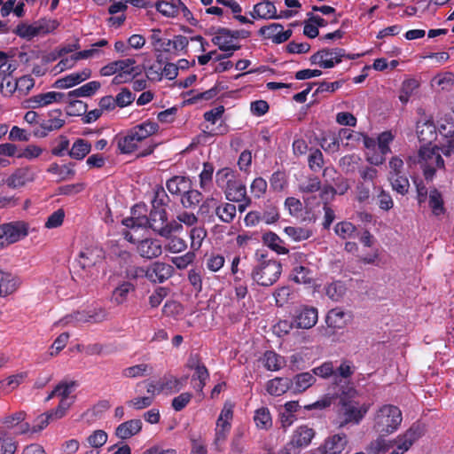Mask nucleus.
<instances>
[{
    "label": "nucleus",
    "mask_w": 454,
    "mask_h": 454,
    "mask_svg": "<svg viewBox=\"0 0 454 454\" xmlns=\"http://www.w3.org/2000/svg\"><path fill=\"white\" fill-rule=\"evenodd\" d=\"M182 6L181 0L158 1L155 4L156 10L163 16L175 18L178 15V7Z\"/></svg>",
    "instance_id": "nucleus-35"
},
{
    "label": "nucleus",
    "mask_w": 454,
    "mask_h": 454,
    "mask_svg": "<svg viewBox=\"0 0 454 454\" xmlns=\"http://www.w3.org/2000/svg\"><path fill=\"white\" fill-rule=\"evenodd\" d=\"M19 286V279L12 274L0 270V296L5 297L14 293Z\"/></svg>",
    "instance_id": "nucleus-31"
},
{
    "label": "nucleus",
    "mask_w": 454,
    "mask_h": 454,
    "mask_svg": "<svg viewBox=\"0 0 454 454\" xmlns=\"http://www.w3.org/2000/svg\"><path fill=\"white\" fill-rule=\"evenodd\" d=\"M255 265L251 271L252 279L261 286H270L278 281L282 272L279 262L269 258L262 250L255 252Z\"/></svg>",
    "instance_id": "nucleus-2"
},
{
    "label": "nucleus",
    "mask_w": 454,
    "mask_h": 454,
    "mask_svg": "<svg viewBox=\"0 0 454 454\" xmlns=\"http://www.w3.org/2000/svg\"><path fill=\"white\" fill-rule=\"evenodd\" d=\"M91 150V145L89 141L78 138L76 139L71 149L68 151V155L75 160H81L84 159Z\"/></svg>",
    "instance_id": "nucleus-34"
},
{
    "label": "nucleus",
    "mask_w": 454,
    "mask_h": 454,
    "mask_svg": "<svg viewBox=\"0 0 454 454\" xmlns=\"http://www.w3.org/2000/svg\"><path fill=\"white\" fill-rule=\"evenodd\" d=\"M60 115L61 112L59 110L52 112L51 117L43 121L41 124L42 129L46 132H51L61 129L65 124V121L60 118Z\"/></svg>",
    "instance_id": "nucleus-46"
},
{
    "label": "nucleus",
    "mask_w": 454,
    "mask_h": 454,
    "mask_svg": "<svg viewBox=\"0 0 454 454\" xmlns=\"http://www.w3.org/2000/svg\"><path fill=\"white\" fill-rule=\"evenodd\" d=\"M225 197L230 201L239 202L247 200V187L237 178L224 190Z\"/></svg>",
    "instance_id": "nucleus-29"
},
{
    "label": "nucleus",
    "mask_w": 454,
    "mask_h": 454,
    "mask_svg": "<svg viewBox=\"0 0 454 454\" xmlns=\"http://www.w3.org/2000/svg\"><path fill=\"white\" fill-rule=\"evenodd\" d=\"M385 434H380L376 440L371 442L369 450L372 454H380L387 452L393 447V441L387 440L384 437Z\"/></svg>",
    "instance_id": "nucleus-49"
},
{
    "label": "nucleus",
    "mask_w": 454,
    "mask_h": 454,
    "mask_svg": "<svg viewBox=\"0 0 454 454\" xmlns=\"http://www.w3.org/2000/svg\"><path fill=\"white\" fill-rule=\"evenodd\" d=\"M403 421L401 410L392 404L380 406L373 416V429L380 434H391L396 432Z\"/></svg>",
    "instance_id": "nucleus-3"
},
{
    "label": "nucleus",
    "mask_w": 454,
    "mask_h": 454,
    "mask_svg": "<svg viewBox=\"0 0 454 454\" xmlns=\"http://www.w3.org/2000/svg\"><path fill=\"white\" fill-rule=\"evenodd\" d=\"M316 381L313 373L302 372L294 376L292 387L294 393H301L311 387Z\"/></svg>",
    "instance_id": "nucleus-33"
},
{
    "label": "nucleus",
    "mask_w": 454,
    "mask_h": 454,
    "mask_svg": "<svg viewBox=\"0 0 454 454\" xmlns=\"http://www.w3.org/2000/svg\"><path fill=\"white\" fill-rule=\"evenodd\" d=\"M201 200L202 193L197 190L185 191L181 200L184 207H194Z\"/></svg>",
    "instance_id": "nucleus-61"
},
{
    "label": "nucleus",
    "mask_w": 454,
    "mask_h": 454,
    "mask_svg": "<svg viewBox=\"0 0 454 454\" xmlns=\"http://www.w3.org/2000/svg\"><path fill=\"white\" fill-rule=\"evenodd\" d=\"M417 135L421 142H431L436 137V128L433 121L429 120H421L417 122Z\"/></svg>",
    "instance_id": "nucleus-28"
},
{
    "label": "nucleus",
    "mask_w": 454,
    "mask_h": 454,
    "mask_svg": "<svg viewBox=\"0 0 454 454\" xmlns=\"http://www.w3.org/2000/svg\"><path fill=\"white\" fill-rule=\"evenodd\" d=\"M167 218L166 210L163 207H155L150 212L149 217H130L122 221L123 225L128 228L135 227H150L160 235L162 231Z\"/></svg>",
    "instance_id": "nucleus-7"
},
{
    "label": "nucleus",
    "mask_w": 454,
    "mask_h": 454,
    "mask_svg": "<svg viewBox=\"0 0 454 454\" xmlns=\"http://www.w3.org/2000/svg\"><path fill=\"white\" fill-rule=\"evenodd\" d=\"M356 227L349 222H340L338 223L334 227V231L337 236L343 239H351L355 236Z\"/></svg>",
    "instance_id": "nucleus-58"
},
{
    "label": "nucleus",
    "mask_w": 454,
    "mask_h": 454,
    "mask_svg": "<svg viewBox=\"0 0 454 454\" xmlns=\"http://www.w3.org/2000/svg\"><path fill=\"white\" fill-rule=\"evenodd\" d=\"M107 318V312L102 307H90L83 310H77L64 317L59 324L62 325H79L83 323H100Z\"/></svg>",
    "instance_id": "nucleus-6"
},
{
    "label": "nucleus",
    "mask_w": 454,
    "mask_h": 454,
    "mask_svg": "<svg viewBox=\"0 0 454 454\" xmlns=\"http://www.w3.org/2000/svg\"><path fill=\"white\" fill-rule=\"evenodd\" d=\"M263 243L271 250L278 254H286L288 253L287 248L285 247L283 240L273 232L264 233L262 236Z\"/></svg>",
    "instance_id": "nucleus-39"
},
{
    "label": "nucleus",
    "mask_w": 454,
    "mask_h": 454,
    "mask_svg": "<svg viewBox=\"0 0 454 454\" xmlns=\"http://www.w3.org/2000/svg\"><path fill=\"white\" fill-rule=\"evenodd\" d=\"M351 320V315L340 308L330 309L325 317L326 325L333 330L343 329Z\"/></svg>",
    "instance_id": "nucleus-25"
},
{
    "label": "nucleus",
    "mask_w": 454,
    "mask_h": 454,
    "mask_svg": "<svg viewBox=\"0 0 454 454\" xmlns=\"http://www.w3.org/2000/svg\"><path fill=\"white\" fill-rule=\"evenodd\" d=\"M315 436L314 428L308 425H301L293 431L290 441L278 451V454H300L302 449L311 443Z\"/></svg>",
    "instance_id": "nucleus-5"
},
{
    "label": "nucleus",
    "mask_w": 454,
    "mask_h": 454,
    "mask_svg": "<svg viewBox=\"0 0 454 454\" xmlns=\"http://www.w3.org/2000/svg\"><path fill=\"white\" fill-rule=\"evenodd\" d=\"M318 320V310L312 306L302 305L295 309L293 324L299 329H310Z\"/></svg>",
    "instance_id": "nucleus-15"
},
{
    "label": "nucleus",
    "mask_w": 454,
    "mask_h": 454,
    "mask_svg": "<svg viewBox=\"0 0 454 454\" xmlns=\"http://www.w3.org/2000/svg\"><path fill=\"white\" fill-rule=\"evenodd\" d=\"M134 289L135 287L131 283H121L113 291L112 301L116 304H122L127 301L129 294Z\"/></svg>",
    "instance_id": "nucleus-43"
},
{
    "label": "nucleus",
    "mask_w": 454,
    "mask_h": 454,
    "mask_svg": "<svg viewBox=\"0 0 454 454\" xmlns=\"http://www.w3.org/2000/svg\"><path fill=\"white\" fill-rule=\"evenodd\" d=\"M238 37L226 28L219 29L212 38V42L223 51H231L233 54L240 46L237 42Z\"/></svg>",
    "instance_id": "nucleus-20"
},
{
    "label": "nucleus",
    "mask_w": 454,
    "mask_h": 454,
    "mask_svg": "<svg viewBox=\"0 0 454 454\" xmlns=\"http://www.w3.org/2000/svg\"><path fill=\"white\" fill-rule=\"evenodd\" d=\"M235 179L234 172L228 168L218 170L215 175V183L223 192Z\"/></svg>",
    "instance_id": "nucleus-44"
},
{
    "label": "nucleus",
    "mask_w": 454,
    "mask_h": 454,
    "mask_svg": "<svg viewBox=\"0 0 454 454\" xmlns=\"http://www.w3.org/2000/svg\"><path fill=\"white\" fill-rule=\"evenodd\" d=\"M408 163H419L423 168L424 176L427 180H432L436 169L444 167V161L441 156L439 147L431 145L421 146L418 156H410L408 158Z\"/></svg>",
    "instance_id": "nucleus-4"
},
{
    "label": "nucleus",
    "mask_w": 454,
    "mask_h": 454,
    "mask_svg": "<svg viewBox=\"0 0 454 454\" xmlns=\"http://www.w3.org/2000/svg\"><path fill=\"white\" fill-rule=\"evenodd\" d=\"M339 136L340 137L341 144L350 149L356 147L359 143H361V139H363V133L349 130L348 129H340Z\"/></svg>",
    "instance_id": "nucleus-38"
},
{
    "label": "nucleus",
    "mask_w": 454,
    "mask_h": 454,
    "mask_svg": "<svg viewBox=\"0 0 454 454\" xmlns=\"http://www.w3.org/2000/svg\"><path fill=\"white\" fill-rule=\"evenodd\" d=\"M149 371L150 367L148 364H140L123 369L121 374L125 378L135 379L147 375Z\"/></svg>",
    "instance_id": "nucleus-55"
},
{
    "label": "nucleus",
    "mask_w": 454,
    "mask_h": 454,
    "mask_svg": "<svg viewBox=\"0 0 454 454\" xmlns=\"http://www.w3.org/2000/svg\"><path fill=\"white\" fill-rule=\"evenodd\" d=\"M108 44V41L106 39H101L98 42L93 43L90 49L81 51L76 53V59H89L98 57L100 55L99 48L105 47Z\"/></svg>",
    "instance_id": "nucleus-60"
},
{
    "label": "nucleus",
    "mask_w": 454,
    "mask_h": 454,
    "mask_svg": "<svg viewBox=\"0 0 454 454\" xmlns=\"http://www.w3.org/2000/svg\"><path fill=\"white\" fill-rule=\"evenodd\" d=\"M104 252L102 248L94 246L81 250L77 258L78 265L84 270H90L102 262Z\"/></svg>",
    "instance_id": "nucleus-16"
},
{
    "label": "nucleus",
    "mask_w": 454,
    "mask_h": 454,
    "mask_svg": "<svg viewBox=\"0 0 454 454\" xmlns=\"http://www.w3.org/2000/svg\"><path fill=\"white\" fill-rule=\"evenodd\" d=\"M340 143L341 142L339 134L329 133L323 137L321 146L326 152L334 153L339 150Z\"/></svg>",
    "instance_id": "nucleus-59"
},
{
    "label": "nucleus",
    "mask_w": 454,
    "mask_h": 454,
    "mask_svg": "<svg viewBox=\"0 0 454 454\" xmlns=\"http://www.w3.org/2000/svg\"><path fill=\"white\" fill-rule=\"evenodd\" d=\"M160 381L162 387V391L172 394L179 392L184 387L186 382V378L178 379L173 375H165L160 380Z\"/></svg>",
    "instance_id": "nucleus-36"
},
{
    "label": "nucleus",
    "mask_w": 454,
    "mask_h": 454,
    "mask_svg": "<svg viewBox=\"0 0 454 454\" xmlns=\"http://www.w3.org/2000/svg\"><path fill=\"white\" fill-rule=\"evenodd\" d=\"M388 178L394 191L402 195H404L408 192L410 183L407 176L404 174L389 176Z\"/></svg>",
    "instance_id": "nucleus-53"
},
{
    "label": "nucleus",
    "mask_w": 454,
    "mask_h": 454,
    "mask_svg": "<svg viewBox=\"0 0 454 454\" xmlns=\"http://www.w3.org/2000/svg\"><path fill=\"white\" fill-rule=\"evenodd\" d=\"M237 208L234 204L223 202L218 204L215 213L221 222L230 223L234 220Z\"/></svg>",
    "instance_id": "nucleus-37"
},
{
    "label": "nucleus",
    "mask_w": 454,
    "mask_h": 454,
    "mask_svg": "<svg viewBox=\"0 0 454 454\" xmlns=\"http://www.w3.org/2000/svg\"><path fill=\"white\" fill-rule=\"evenodd\" d=\"M189 236L191 239V248L193 251H197L200 248L207 236V231L204 227L196 225L190 230Z\"/></svg>",
    "instance_id": "nucleus-48"
},
{
    "label": "nucleus",
    "mask_w": 454,
    "mask_h": 454,
    "mask_svg": "<svg viewBox=\"0 0 454 454\" xmlns=\"http://www.w3.org/2000/svg\"><path fill=\"white\" fill-rule=\"evenodd\" d=\"M293 279L299 284H309L313 280V273L305 266H297L294 269Z\"/></svg>",
    "instance_id": "nucleus-57"
},
{
    "label": "nucleus",
    "mask_w": 454,
    "mask_h": 454,
    "mask_svg": "<svg viewBox=\"0 0 454 454\" xmlns=\"http://www.w3.org/2000/svg\"><path fill=\"white\" fill-rule=\"evenodd\" d=\"M0 226L7 247L27 238L30 231L29 223L25 221H12Z\"/></svg>",
    "instance_id": "nucleus-12"
},
{
    "label": "nucleus",
    "mask_w": 454,
    "mask_h": 454,
    "mask_svg": "<svg viewBox=\"0 0 454 454\" xmlns=\"http://www.w3.org/2000/svg\"><path fill=\"white\" fill-rule=\"evenodd\" d=\"M35 173L29 167H23L15 169L4 181L5 184L12 189L26 186L35 180Z\"/></svg>",
    "instance_id": "nucleus-18"
},
{
    "label": "nucleus",
    "mask_w": 454,
    "mask_h": 454,
    "mask_svg": "<svg viewBox=\"0 0 454 454\" xmlns=\"http://www.w3.org/2000/svg\"><path fill=\"white\" fill-rule=\"evenodd\" d=\"M422 434L423 428L419 425L413 424L403 434L393 440V446L395 445L396 448L390 454H404Z\"/></svg>",
    "instance_id": "nucleus-14"
},
{
    "label": "nucleus",
    "mask_w": 454,
    "mask_h": 454,
    "mask_svg": "<svg viewBox=\"0 0 454 454\" xmlns=\"http://www.w3.org/2000/svg\"><path fill=\"white\" fill-rule=\"evenodd\" d=\"M428 197H429L428 203H429V207L432 210V213L435 216L443 215L445 213V208H444V202H443L442 193L436 189H432L429 192Z\"/></svg>",
    "instance_id": "nucleus-40"
},
{
    "label": "nucleus",
    "mask_w": 454,
    "mask_h": 454,
    "mask_svg": "<svg viewBox=\"0 0 454 454\" xmlns=\"http://www.w3.org/2000/svg\"><path fill=\"white\" fill-rule=\"evenodd\" d=\"M15 91H17V80L12 77L0 79V93L4 97H11Z\"/></svg>",
    "instance_id": "nucleus-64"
},
{
    "label": "nucleus",
    "mask_w": 454,
    "mask_h": 454,
    "mask_svg": "<svg viewBox=\"0 0 454 454\" xmlns=\"http://www.w3.org/2000/svg\"><path fill=\"white\" fill-rule=\"evenodd\" d=\"M137 252L143 258L154 259L162 254V244L160 240L156 239H144L137 241Z\"/></svg>",
    "instance_id": "nucleus-22"
},
{
    "label": "nucleus",
    "mask_w": 454,
    "mask_h": 454,
    "mask_svg": "<svg viewBox=\"0 0 454 454\" xmlns=\"http://www.w3.org/2000/svg\"><path fill=\"white\" fill-rule=\"evenodd\" d=\"M250 14L254 19L262 20L277 19L282 16L277 14L274 4L270 1H262L256 4Z\"/></svg>",
    "instance_id": "nucleus-27"
},
{
    "label": "nucleus",
    "mask_w": 454,
    "mask_h": 454,
    "mask_svg": "<svg viewBox=\"0 0 454 454\" xmlns=\"http://www.w3.org/2000/svg\"><path fill=\"white\" fill-rule=\"evenodd\" d=\"M284 231L294 241L305 240L311 236V231L302 227L287 226L284 229Z\"/></svg>",
    "instance_id": "nucleus-54"
},
{
    "label": "nucleus",
    "mask_w": 454,
    "mask_h": 454,
    "mask_svg": "<svg viewBox=\"0 0 454 454\" xmlns=\"http://www.w3.org/2000/svg\"><path fill=\"white\" fill-rule=\"evenodd\" d=\"M78 384L74 380H62L47 396V401L53 397L60 398L59 404L55 409L56 419H61L66 414V411L68 410L74 401V397L71 396V394L75 390Z\"/></svg>",
    "instance_id": "nucleus-8"
},
{
    "label": "nucleus",
    "mask_w": 454,
    "mask_h": 454,
    "mask_svg": "<svg viewBox=\"0 0 454 454\" xmlns=\"http://www.w3.org/2000/svg\"><path fill=\"white\" fill-rule=\"evenodd\" d=\"M174 268L166 262H155L148 266L145 270L137 268L133 277L145 276L153 283H163L172 277Z\"/></svg>",
    "instance_id": "nucleus-10"
},
{
    "label": "nucleus",
    "mask_w": 454,
    "mask_h": 454,
    "mask_svg": "<svg viewBox=\"0 0 454 454\" xmlns=\"http://www.w3.org/2000/svg\"><path fill=\"white\" fill-rule=\"evenodd\" d=\"M214 170L211 163L205 162L203 164V169L200 174V186L204 192L210 189Z\"/></svg>",
    "instance_id": "nucleus-50"
},
{
    "label": "nucleus",
    "mask_w": 454,
    "mask_h": 454,
    "mask_svg": "<svg viewBox=\"0 0 454 454\" xmlns=\"http://www.w3.org/2000/svg\"><path fill=\"white\" fill-rule=\"evenodd\" d=\"M259 33L275 43H281L287 41L293 32L291 29L284 30L283 26L278 23H272L269 26L262 27Z\"/></svg>",
    "instance_id": "nucleus-23"
},
{
    "label": "nucleus",
    "mask_w": 454,
    "mask_h": 454,
    "mask_svg": "<svg viewBox=\"0 0 454 454\" xmlns=\"http://www.w3.org/2000/svg\"><path fill=\"white\" fill-rule=\"evenodd\" d=\"M65 94L57 91H48L36 94L27 99L29 107L41 108L48 106L53 103L61 102L65 98Z\"/></svg>",
    "instance_id": "nucleus-24"
},
{
    "label": "nucleus",
    "mask_w": 454,
    "mask_h": 454,
    "mask_svg": "<svg viewBox=\"0 0 454 454\" xmlns=\"http://www.w3.org/2000/svg\"><path fill=\"white\" fill-rule=\"evenodd\" d=\"M159 129L158 123L145 121L125 132L114 136L113 143L121 154H129L137 150L139 145Z\"/></svg>",
    "instance_id": "nucleus-1"
},
{
    "label": "nucleus",
    "mask_w": 454,
    "mask_h": 454,
    "mask_svg": "<svg viewBox=\"0 0 454 454\" xmlns=\"http://www.w3.org/2000/svg\"><path fill=\"white\" fill-rule=\"evenodd\" d=\"M43 149L35 145H28L25 148L19 149L18 158H24L27 160H33L40 157Z\"/></svg>",
    "instance_id": "nucleus-63"
},
{
    "label": "nucleus",
    "mask_w": 454,
    "mask_h": 454,
    "mask_svg": "<svg viewBox=\"0 0 454 454\" xmlns=\"http://www.w3.org/2000/svg\"><path fill=\"white\" fill-rule=\"evenodd\" d=\"M348 443L345 433H336L327 436L323 443L309 451L308 454H341Z\"/></svg>",
    "instance_id": "nucleus-11"
},
{
    "label": "nucleus",
    "mask_w": 454,
    "mask_h": 454,
    "mask_svg": "<svg viewBox=\"0 0 454 454\" xmlns=\"http://www.w3.org/2000/svg\"><path fill=\"white\" fill-rule=\"evenodd\" d=\"M263 364L270 371H278L284 364V358L274 351H267L263 356Z\"/></svg>",
    "instance_id": "nucleus-47"
},
{
    "label": "nucleus",
    "mask_w": 454,
    "mask_h": 454,
    "mask_svg": "<svg viewBox=\"0 0 454 454\" xmlns=\"http://www.w3.org/2000/svg\"><path fill=\"white\" fill-rule=\"evenodd\" d=\"M168 239L165 249L172 254H178L184 251L187 248L186 241L180 237L177 236H170V238H166Z\"/></svg>",
    "instance_id": "nucleus-56"
},
{
    "label": "nucleus",
    "mask_w": 454,
    "mask_h": 454,
    "mask_svg": "<svg viewBox=\"0 0 454 454\" xmlns=\"http://www.w3.org/2000/svg\"><path fill=\"white\" fill-rule=\"evenodd\" d=\"M48 171L50 173L59 176L61 180H68L74 176L75 171L74 169V164L69 163L67 165L59 166L57 163H53L50 166Z\"/></svg>",
    "instance_id": "nucleus-45"
},
{
    "label": "nucleus",
    "mask_w": 454,
    "mask_h": 454,
    "mask_svg": "<svg viewBox=\"0 0 454 454\" xmlns=\"http://www.w3.org/2000/svg\"><path fill=\"white\" fill-rule=\"evenodd\" d=\"M359 56V54H347L345 50L340 48L322 49L310 57V62L322 68H332L340 63L343 59H356Z\"/></svg>",
    "instance_id": "nucleus-9"
},
{
    "label": "nucleus",
    "mask_w": 454,
    "mask_h": 454,
    "mask_svg": "<svg viewBox=\"0 0 454 454\" xmlns=\"http://www.w3.org/2000/svg\"><path fill=\"white\" fill-rule=\"evenodd\" d=\"M90 76L91 70L90 68H83L82 70L71 73L57 79L52 84V87L61 90L70 89L88 80Z\"/></svg>",
    "instance_id": "nucleus-21"
},
{
    "label": "nucleus",
    "mask_w": 454,
    "mask_h": 454,
    "mask_svg": "<svg viewBox=\"0 0 454 454\" xmlns=\"http://www.w3.org/2000/svg\"><path fill=\"white\" fill-rule=\"evenodd\" d=\"M292 387V380L275 378L267 382L266 390L270 395L280 396Z\"/></svg>",
    "instance_id": "nucleus-30"
},
{
    "label": "nucleus",
    "mask_w": 454,
    "mask_h": 454,
    "mask_svg": "<svg viewBox=\"0 0 454 454\" xmlns=\"http://www.w3.org/2000/svg\"><path fill=\"white\" fill-rule=\"evenodd\" d=\"M325 294L333 301H340L345 294L346 288L344 285L340 282H333L325 286Z\"/></svg>",
    "instance_id": "nucleus-52"
},
{
    "label": "nucleus",
    "mask_w": 454,
    "mask_h": 454,
    "mask_svg": "<svg viewBox=\"0 0 454 454\" xmlns=\"http://www.w3.org/2000/svg\"><path fill=\"white\" fill-rule=\"evenodd\" d=\"M101 87V83L98 81L89 82L82 86L70 90L67 94V98H87L94 95Z\"/></svg>",
    "instance_id": "nucleus-32"
},
{
    "label": "nucleus",
    "mask_w": 454,
    "mask_h": 454,
    "mask_svg": "<svg viewBox=\"0 0 454 454\" xmlns=\"http://www.w3.org/2000/svg\"><path fill=\"white\" fill-rule=\"evenodd\" d=\"M118 72L122 74H129V76L134 77L139 74L138 67H136V60L134 59H124L116 60Z\"/></svg>",
    "instance_id": "nucleus-51"
},
{
    "label": "nucleus",
    "mask_w": 454,
    "mask_h": 454,
    "mask_svg": "<svg viewBox=\"0 0 454 454\" xmlns=\"http://www.w3.org/2000/svg\"><path fill=\"white\" fill-rule=\"evenodd\" d=\"M17 443L5 433L0 434V454H15Z\"/></svg>",
    "instance_id": "nucleus-62"
},
{
    "label": "nucleus",
    "mask_w": 454,
    "mask_h": 454,
    "mask_svg": "<svg viewBox=\"0 0 454 454\" xmlns=\"http://www.w3.org/2000/svg\"><path fill=\"white\" fill-rule=\"evenodd\" d=\"M234 404L231 402H225L215 425V442H223L229 434L231 428L233 419Z\"/></svg>",
    "instance_id": "nucleus-13"
},
{
    "label": "nucleus",
    "mask_w": 454,
    "mask_h": 454,
    "mask_svg": "<svg viewBox=\"0 0 454 454\" xmlns=\"http://www.w3.org/2000/svg\"><path fill=\"white\" fill-rule=\"evenodd\" d=\"M166 186L168 191L172 194L184 193L190 186V181L184 176H176L168 180Z\"/></svg>",
    "instance_id": "nucleus-41"
},
{
    "label": "nucleus",
    "mask_w": 454,
    "mask_h": 454,
    "mask_svg": "<svg viewBox=\"0 0 454 454\" xmlns=\"http://www.w3.org/2000/svg\"><path fill=\"white\" fill-rule=\"evenodd\" d=\"M143 423L139 419H133L121 423L115 428V435L121 440H127L137 435L142 430Z\"/></svg>",
    "instance_id": "nucleus-26"
},
{
    "label": "nucleus",
    "mask_w": 454,
    "mask_h": 454,
    "mask_svg": "<svg viewBox=\"0 0 454 454\" xmlns=\"http://www.w3.org/2000/svg\"><path fill=\"white\" fill-rule=\"evenodd\" d=\"M254 421L260 429H268L272 426V419L268 408L262 407L254 411Z\"/></svg>",
    "instance_id": "nucleus-42"
},
{
    "label": "nucleus",
    "mask_w": 454,
    "mask_h": 454,
    "mask_svg": "<svg viewBox=\"0 0 454 454\" xmlns=\"http://www.w3.org/2000/svg\"><path fill=\"white\" fill-rule=\"evenodd\" d=\"M57 27L55 20H49L43 23L27 25L20 24L16 28V34L22 38L31 39L40 34H47Z\"/></svg>",
    "instance_id": "nucleus-17"
},
{
    "label": "nucleus",
    "mask_w": 454,
    "mask_h": 454,
    "mask_svg": "<svg viewBox=\"0 0 454 454\" xmlns=\"http://www.w3.org/2000/svg\"><path fill=\"white\" fill-rule=\"evenodd\" d=\"M369 410V404L358 405L355 403L343 404L344 420L340 422V427H345L348 423L358 424Z\"/></svg>",
    "instance_id": "nucleus-19"
}]
</instances>
